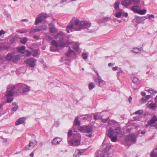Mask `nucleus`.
Returning <instances> with one entry per match:
<instances>
[{"label": "nucleus", "mask_w": 157, "mask_h": 157, "mask_svg": "<svg viewBox=\"0 0 157 157\" xmlns=\"http://www.w3.org/2000/svg\"><path fill=\"white\" fill-rule=\"evenodd\" d=\"M20 91V93L23 95H26L30 90V87L25 84L20 83L15 86L8 87L6 91V97L7 103H11L13 99V96L15 94L13 91L15 89Z\"/></svg>", "instance_id": "nucleus-1"}, {"label": "nucleus", "mask_w": 157, "mask_h": 157, "mask_svg": "<svg viewBox=\"0 0 157 157\" xmlns=\"http://www.w3.org/2000/svg\"><path fill=\"white\" fill-rule=\"evenodd\" d=\"M91 25L90 22L86 21H81L78 19H76L73 24H71L67 26V31L70 33L73 30L80 31L82 29H87L89 28Z\"/></svg>", "instance_id": "nucleus-2"}, {"label": "nucleus", "mask_w": 157, "mask_h": 157, "mask_svg": "<svg viewBox=\"0 0 157 157\" xmlns=\"http://www.w3.org/2000/svg\"><path fill=\"white\" fill-rule=\"evenodd\" d=\"M65 36V34L63 32H59L54 36V38L56 39L59 38V44L58 42L55 40H52L51 42L52 44L55 45L56 48L58 47L59 45L60 47L62 48H63L65 47H67L71 43L68 40L65 43H64L63 41L64 38Z\"/></svg>", "instance_id": "nucleus-3"}, {"label": "nucleus", "mask_w": 157, "mask_h": 157, "mask_svg": "<svg viewBox=\"0 0 157 157\" xmlns=\"http://www.w3.org/2000/svg\"><path fill=\"white\" fill-rule=\"evenodd\" d=\"M121 130V128L119 127H117L114 130L111 127L109 128L106 134L109 137H111L114 135L117 136L120 133Z\"/></svg>", "instance_id": "nucleus-4"}, {"label": "nucleus", "mask_w": 157, "mask_h": 157, "mask_svg": "<svg viewBox=\"0 0 157 157\" xmlns=\"http://www.w3.org/2000/svg\"><path fill=\"white\" fill-rule=\"evenodd\" d=\"M71 136L73 138V139L81 140V136L80 134L75 131H73L72 133V131L71 130L68 133V140H70Z\"/></svg>", "instance_id": "nucleus-5"}, {"label": "nucleus", "mask_w": 157, "mask_h": 157, "mask_svg": "<svg viewBox=\"0 0 157 157\" xmlns=\"http://www.w3.org/2000/svg\"><path fill=\"white\" fill-rule=\"evenodd\" d=\"M78 129L84 133H90L93 130L92 127L90 126H84L83 127L78 126Z\"/></svg>", "instance_id": "nucleus-6"}, {"label": "nucleus", "mask_w": 157, "mask_h": 157, "mask_svg": "<svg viewBox=\"0 0 157 157\" xmlns=\"http://www.w3.org/2000/svg\"><path fill=\"white\" fill-rule=\"evenodd\" d=\"M137 136L134 133H131L126 136L125 141L126 142L130 141L133 143H135L136 141Z\"/></svg>", "instance_id": "nucleus-7"}, {"label": "nucleus", "mask_w": 157, "mask_h": 157, "mask_svg": "<svg viewBox=\"0 0 157 157\" xmlns=\"http://www.w3.org/2000/svg\"><path fill=\"white\" fill-rule=\"evenodd\" d=\"M48 17L47 15L45 13L39 15L36 19L35 25H37L39 23L42 22L44 19L47 17Z\"/></svg>", "instance_id": "nucleus-8"}, {"label": "nucleus", "mask_w": 157, "mask_h": 157, "mask_svg": "<svg viewBox=\"0 0 157 157\" xmlns=\"http://www.w3.org/2000/svg\"><path fill=\"white\" fill-rule=\"evenodd\" d=\"M69 140H68V144L72 146H77L80 144V140L73 139L70 141Z\"/></svg>", "instance_id": "nucleus-9"}, {"label": "nucleus", "mask_w": 157, "mask_h": 157, "mask_svg": "<svg viewBox=\"0 0 157 157\" xmlns=\"http://www.w3.org/2000/svg\"><path fill=\"white\" fill-rule=\"evenodd\" d=\"M94 82L98 86L100 87L104 85L105 84V82L103 80L101 76L97 77L94 80Z\"/></svg>", "instance_id": "nucleus-10"}, {"label": "nucleus", "mask_w": 157, "mask_h": 157, "mask_svg": "<svg viewBox=\"0 0 157 157\" xmlns=\"http://www.w3.org/2000/svg\"><path fill=\"white\" fill-rule=\"evenodd\" d=\"M49 31L50 33L54 34L57 32V29L54 25L52 23H50L48 25Z\"/></svg>", "instance_id": "nucleus-11"}, {"label": "nucleus", "mask_w": 157, "mask_h": 157, "mask_svg": "<svg viewBox=\"0 0 157 157\" xmlns=\"http://www.w3.org/2000/svg\"><path fill=\"white\" fill-rule=\"evenodd\" d=\"M47 29V26L45 25H42L39 27H36L35 28L32 29V31L34 32H38L43 30H46Z\"/></svg>", "instance_id": "nucleus-12"}, {"label": "nucleus", "mask_w": 157, "mask_h": 157, "mask_svg": "<svg viewBox=\"0 0 157 157\" xmlns=\"http://www.w3.org/2000/svg\"><path fill=\"white\" fill-rule=\"evenodd\" d=\"M87 150V149H81L78 150L76 151L73 155L74 157H79L80 155H82V153L84 152Z\"/></svg>", "instance_id": "nucleus-13"}, {"label": "nucleus", "mask_w": 157, "mask_h": 157, "mask_svg": "<svg viewBox=\"0 0 157 157\" xmlns=\"http://www.w3.org/2000/svg\"><path fill=\"white\" fill-rule=\"evenodd\" d=\"M36 62V60L34 58H32L28 60L27 63L30 67H34Z\"/></svg>", "instance_id": "nucleus-14"}, {"label": "nucleus", "mask_w": 157, "mask_h": 157, "mask_svg": "<svg viewBox=\"0 0 157 157\" xmlns=\"http://www.w3.org/2000/svg\"><path fill=\"white\" fill-rule=\"evenodd\" d=\"M147 18L146 16L138 17L136 16L135 21L136 23H140L143 22L144 20Z\"/></svg>", "instance_id": "nucleus-15"}, {"label": "nucleus", "mask_w": 157, "mask_h": 157, "mask_svg": "<svg viewBox=\"0 0 157 157\" xmlns=\"http://www.w3.org/2000/svg\"><path fill=\"white\" fill-rule=\"evenodd\" d=\"M26 118L23 117L19 118L15 122L16 125H18L23 123L26 120Z\"/></svg>", "instance_id": "nucleus-16"}, {"label": "nucleus", "mask_w": 157, "mask_h": 157, "mask_svg": "<svg viewBox=\"0 0 157 157\" xmlns=\"http://www.w3.org/2000/svg\"><path fill=\"white\" fill-rule=\"evenodd\" d=\"M156 121H157V117L154 115L152 117L151 120L148 121V124L151 125L155 124Z\"/></svg>", "instance_id": "nucleus-17"}, {"label": "nucleus", "mask_w": 157, "mask_h": 157, "mask_svg": "<svg viewBox=\"0 0 157 157\" xmlns=\"http://www.w3.org/2000/svg\"><path fill=\"white\" fill-rule=\"evenodd\" d=\"M121 4L125 7L132 5L130 0H124L122 1Z\"/></svg>", "instance_id": "nucleus-18"}, {"label": "nucleus", "mask_w": 157, "mask_h": 157, "mask_svg": "<svg viewBox=\"0 0 157 157\" xmlns=\"http://www.w3.org/2000/svg\"><path fill=\"white\" fill-rule=\"evenodd\" d=\"M62 140V139L58 137H56L52 140V143L53 144H58Z\"/></svg>", "instance_id": "nucleus-19"}, {"label": "nucleus", "mask_w": 157, "mask_h": 157, "mask_svg": "<svg viewBox=\"0 0 157 157\" xmlns=\"http://www.w3.org/2000/svg\"><path fill=\"white\" fill-rule=\"evenodd\" d=\"M147 107L151 109H154L155 108V104L153 103L151 101H149L147 104Z\"/></svg>", "instance_id": "nucleus-20"}, {"label": "nucleus", "mask_w": 157, "mask_h": 157, "mask_svg": "<svg viewBox=\"0 0 157 157\" xmlns=\"http://www.w3.org/2000/svg\"><path fill=\"white\" fill-rule=\"evenodd\" d=\"M140 9V7L139 6H133L131 10L134 13H138L139 10Z\"/></svg>", "instance_id": "nucleus-21"}, {"label": "nucleus", "mask_w": 157, "mask_h": 157, "mask_svg": "<svg viewBox=\"0 0 157 157\" xmlns=\"http://www.w3.org/2000/svg\"><path fill=\"white\" fill-rule=\"evenodd\" d=\"M14 53H8L7 54L6 57V60L9 61L12 60L13 55H14Z\"/></svg>", "instance_id": "nucleus-22"}, {"label": "nucleus", "mask_w": 157, "mask_h": 157, "mask_svg": "<svg viewBox=\"0 0 157 157\" xmlns=\"http://www.w3.org/2000/svg\"><path fill=\"white\" fill-rule=\"evenodd\" d=\"M151 97V95H147L143 97L141 99V101L143 103L145 102L147 100L149 99Z\"/></svg>", "instance_id": "nucleus-23"}, {"label": "nucleus", "mask_w": 157, "mask_h": 157, "mask_svg": "<svg viewBox=\"0 0 157 157\" xmlns=\"http://www.w3.org/2000/svg\"><path fill=\"white\" fill-rule=\"evenodd\" d=\"M150 156L151 157H157V151L156 150H153L150 153Z\"/></svg>", "instance_id": "nucleus-24"}, {"label": "nucleus", "mask_w": 157, "mask_h": 157, "mask_svg": "<svg viewBox=\"0 0 157 157\" xmlns=\"http://www.w3.org/2000/svg\"><path fill=\"white\" fill-rule=\"evenodd\" d=\"M122 10L120 9L119 11L116 13L115 14V16L118 18L120 17L122 15Z\"/></svg>", "instance_id": "nucleus-25"}, {"label": "nucleus", "mask_w": 157, "mask_h": 157, "mask_svg": "<svg viewBox=\"0 0 157 157\" xmlns=\"http://www.w3.org/2000/svg\"><path fill=\"white\" fill-rule=\"evenodd\" d=\"M79 118L78 116H77L75 118L74 123L75 125H79L80 124V122L78 120Z\"/></svg>", "instance_id": "nucleus-26"}, {"label": "nucleus", "mask_w": 157, "mask_h": 157, "mask_svg": "<svg viewBox=\"0 0 157 157\" xmlns=\"http://www.w3.org/2000/svg\"><path fill=\"white\" fill-rule=\"evenodd\" d=\"M69 49L67 53L65 54L66 56L67 57H69L71 56V54L74 52V51L69 48Z\"/></svg>", "instance_id": "nucleus-27"}, {"label": "nucleus", "mask_w": 157, "mask_h": 157, "mask_svg": "<svg viewBox=\"0 0 157 157\" xmlns=\"http://www.w3.org/2000/svg\"><path fill=\"white\" fill-rule=\"evenodd\" d=\"M18 107L17 104L16 103H13V106L12 110L13 111H16L18 109Z\"/></svg>", "instance_id": "nucleus-28"}, {"label": "nucleus", "mask_w": 157, "mask_h": 157, "mask_svg": "<svg viewBox=\"0 0 157 157\" xmlns=\"http://www.w3.org/2000/svg\"><path fill=\"white\" fill-rule=\"evenodd\" d=\"M117 136L115 135H114L113 136L111 137H109L111 138V140L113 142H115L117 141Z\"/></svg>", "instance_id": "nucleus-29"}, {"label": "nucleus", "mask_w": 157, "mask_h": 157, "mask_svg": "<svg viewBox=\"0 0 157 157\" xmlns=\"http://www.w3.org/2000/svg\"><path fill=\"white\" fill-rule=\"evenodd\" d=\"M19 58V56L18 55H13V56L12 59V61L13 62H15Z\"/></svg>", "instance_id": "nucleus-30"}, {"label": "nucleus", "mask_w": 157, "mask_h": 157, "mask_svg": "<svg viewBox=\"0 0 157 157\" xmlns=\"http://www.w3.org/2000/svg\"><path fill=\"white\" fill-rule=\"evenodd\" d=\"M120 2L117 1L114 3V7L115 10H117L119 8Z\"/></svg>", "instance_id": "nucleus-31"}, {"label": "nucleus", "mask_w": 157, "mask_h": 157, "mask_svg": "<svg viewBox=\"0 0 157 157\" xmlns=\"http://www.w3.org/2000/svg\"><path fill=\"white\" fill-rule=\"evenodd\" d=\"M79 45L78 43L76 42L75 43L73 46V48L76 51H77L78 49Z\"/></svg>", "instance_id": "nucleus-32"}, {"label": "nucleus", "mask_w": 157, "mask_h": 157, "mask_svg": "<svg viewBox=\"0 0 157 157\" xmlns=\"http://www.w3.org/2000/svg\"><path fill=\"white\" fill-rule=\"evenodd\" d=\"M36 144V140H34L33 141H31L29 144V147L35 146V145Z\"/></svg>", "instance_id": "nucleus-33"}, {"label": "nucleus", "mask_w": 157, "mask_h": 157, "mask_svg": "<svg viewBox=\"0 0 157 157\" xmlns=\"http://www.w3.org/2000/svg\"><path fill=\"white\" fill-rule=\"evenodd\" d=\"M132 5H135L138 4L139 2V0H130Z\"/></svg>", "instance_id": "nucleus-34"}, {"label": "nucleus", "mask_w": 157, "mask_h": 157, "mask_svg": "<svg viewBox=\"0 0 157 157\" xmlns=\"http://www.w3.org/2000/svg\"><path fill=\"white\" fill-rule=\"evenodd\" d=\"M39 51L38 49L34 50L33 52L32 56H36L38 55Z\"/></svg>", "instance_id": "nucleus-35"}, {"label": "nucleus", "mask_w": 157, "mask_h": 157, "mask_svg": "<svg viewBox=\"0 0 157 157\" xmlns=\"http://www.w3.org/2000/svg\"><path fill=\"white\" fill-rule=\"evenodd\" d=\"M147 10L146 9H144L142 10H139L138 13L140 15H144L146 13Z\"/></svg>", "instance_id": "nucleus-36"}, {"label": "nucleus", "mask_w": 157, "mask_h": 157, "mask_svg": "<svg viewBox=\"0 0 157 157\" xmlns=\"http://www.w3.org/2000/svg\"><path fill=\"white\" fill-rule=\"evenodd\" d=\"M133 83L135 84H138L139 83V79L137 78H134L132 80Z\"/></svg>", "instance_id": "nucleus-37"}, {"label": "nucleus", "mask_w": 157, "mask_h": 157, "mask_svg": "<svg viewBox=\"0 0 157 157\" xmlns=\"http://www.w3.org/2000/svg\"><path fill=\"white\" fill-rule=\"evenodd\" d=\"M4 15L6 16L7 18L10 19L11 18V15H10L8 11L6 10L4 11L3 13Z\"/></svg>", "instance_id": "nucleus-38"}, {"label": "nucleus", "mask_w": 157, "mask_h": 157, "mask_svg": "<svg viewBox=\"0 0 157 157\" xmlns=\"http://www.w3.org/2000/svg\"><path fill=\"white\" fill-rule=\"evenodd\" d=\"M111 20V18L109 17H105L103 18L102 19V22H104L106 21H110Z\"/></svg>", "instance_id": "nucleus-39"}, {"label": "nucleus", "mask_w": 157, "mask_h": 157, "mask_svg": "<svg viewBox=\"0 0 157 157\" xmlns=\"http://www.w3.org/2000/svg\"><path fill=\"white\" fill-rule=\"evenodd\" d=\"M27 41V38L26 37H24L23 38L21 39L20 41L23 44H25Z\"/></svg>", "instance_id": "nucleus-40"}, {"label": "nucleus", "mask_w": 157, "mask_h": 157, "mask_svg": "<svg viewBox=\"0 0 157 157\" xmlns=\"http://www.w3.org/2000/svg\"><path fill=\"white\" fill-rule=\"evenodd\" d=\"M141 49V48H133L132 51L135 53H138L139 52Z\"/></svg>", "instance_id": "nucleus-41"}, {"label": "nucleus", "mask_w": 157, "mask_h": 157, "mask_svg": "<svg viewBox=\"0 0 157 157\" xmlns=\"http://www.w3.org/2000/svg\"><path fill=\"white\" fill-rule=\"evenodd\" d=\"M124 74V72L121 70H119V71L117 72V75L118 76H122Z\"/></svg>", "instance_id": "nucleus-42"}, {"label": "nucleus", "mask_w": 157, "mask_h": 157, "mask_svg": "<svg viewBox=\"0 0 157 157\" xmlns=\"http://www.w3.org/2000/svg\"><path fill=\"white\" fill-rule=\"evenodd\" d=\"M143 113V110H139L133 113V114H139L141 115Z\"/></svg>", "instance_id": "nucleus-43"}, {"label": "nucleus", "mask_w": 157, "mask_h": 157, "mask_svg": "<svg viewBox=\"0 0 157 157\" xmlns=\"http://www.w3.org/2000/svg\"><path fill=\"white\" fill-rule=\"evenodd\" d=\"M25 46H21V47L19 48H18V51L19 52H20L21 53H22V51L25 50Z\"/></svg>", "instance_id": "nucleus-44"}, {"label": "nucleus", "mask_w": 157, "mask_h": 157, "mask_svg": "<svg viewBox=\"0 0 157 157\" xmlns=\"http://www.w3.org/2000/svg\"><path fill=\"white\" fill-rule=\"evenodd\" d=\"M95 86V85L94 83H91L89 85V87L90 90H92L94 88Z\"/></svg>", "instance_id": "nucleus-45"}, {"label": "nucleus", "mask_w": 157, "mask_h": 157, "mask_svg": "<svg viewBox=\"0 0 157 157\" xmlns=\"http://www.w3.org/2000/svg\"><path fill=\"white\" fill-rule=\"evenodd\" d=\"M149 93L151 94H157V91L154 90L151 88L150 89Z\"/></svg>", "instance_id": "nucleus-46"}, {"label": "nucleus", "mask_w": 157, "mask_h": 157, "mask_svg": "<svg viewBox=\"0 0 157 157\" xmlns=\"http://www.w3.org/2000/svg\"><path fill=\"white\" fill-rule=\"evenodd\" d=\"M83 58L84 59H86L87 58L88 56L86 53H83L82 54Z\"/></svg>", "instance_id": "nucleus-47"}, {"label": "nucleus", "mask_w": 157, "mask_h": 157, "mask_svg": "<svg viewBox=\"0 0 157 157\" xmlns=\"http://www.w3.org/2000/svg\"><path fill=\"white\" fill-rule=\"evenodd\" d=\"M100 118V117L98 115H94V118L95 120H97L99 119Z\"/></svg>", "instance_id": "nucleus-48"}, {"label": "nucleus", "mask_w": 157, "mask_h": 157, "mask_svg": "<svg viewBox=\"0 0 157 157\" xmlns=\"http://www.w3.org/2000/svg\"><path fill=\"white\" fill-rule=\"evenodd\" d=\"M26 52L27 53V56H29L31 55V54L32 53V52H31L29 51L28 50H26Z\"/></svg>", "instance_id": "nucleus-49"}, {"label": "nucleus", "mask_w": 157, "mask_h": 157, "mask_svg": "<svg viewBox=\"0 0 157 157\" xmlns=\"http://www.w3.org/2000/svg\"><path fill=\"white\" fill-rule=\"evenodd\" d=\"M154 17H154V15H153L151 14V15H149L148 18L152 20V19L154 18Z\"/></svg>", "instance_id": "nucleus-50"}, {"label": "nucleus", "mask_w": 157, "mask_h": 157, "mask_svg": "<svg viewBox=\"0 0 157 157\" xmlns=\"http://www.w3.org/2000/svg\"><path fill=\"white\" fill-rule=\"evenodd\" d=\"M5 33V32L3 29H2L0 31V36H1L2 35L4 34Z\"/></svg>", "instance_id": "nucleus-51"}, {"label": "nucleus", "mask_w": 157, "mask_h": 157, "mask_svg": "<svg viewBox=\"0 0 157 157\" xmlns=\"http://www.w3.org/2000/svg\"><path fill=\"white\" fill-rule=\"evenodd\" d=\"M26 31L25 30H21L18 31V32L21 33H23L26 32Z\"/></svg>", "instance_id": "nucleus-52"}, {"label": "nucleus", "mask_w": 157, "mask_h": 157, "mask_svg": "<svg viewBox=\"0 0 157 157\" xmlns=\"http://www.w3.org/2000/svg\"><path fill=\"white\" fill-rule=\"evenodd\" d=\"M123 16L126 17L128 16V13H124L122 14Z\"/></svg>", "instance_id": "nucleus-53"}, {"label": "nucleus", "mask_w": 157, "mask_h": 157, "mask_svg": "<svg viewBox=\"0 0 157 157\" xmlns=\"http://www.w3.org/2000/svg\"><path fill=\"white\" fill-rule=\"evenodd\" d=\"M93 70L96 73L97 75L98 76V77H99L100 76L99 75V74H98V71L97 70H95V69H93Z\"/></svg>", "instance_id": "nucleus-54"}, {"label": "nucleus", "mask_w": 157, "mask_h": 157, "mask_svg": "<svg viewBox=\"0 0 157 157\" xmlns=\"http://www.w3.org/2000/svg\"><path fill=\"white\" fill-rule=\"evenodd\" d=\"M108 121V119H102V121L103 123H105Z\"/></svg>", "instance_id": "nucleus-55"}, {"label": "nucleus", "mask_w": 157, "mask_h": 157, "mask_svg": "<svg viewBox=\"0 0 157 157\" xmlns=\"http://www.w3.org/2000/svg\"><path fill=\"white\" fill-rule=\"evenodd\" d=\"M47 37L48 39L49 40H50L52 39V37L49 36H47Z\"/></svg>", "instance_id": "nucleus-56"}, {"label": "nucleus", "mask_w": 157, "mask_h": 157, "mask_svg": "<svg viewBox=\"0 0 157 157\" xmlns=\"http://www.w3.org/2000/svg\"><path fill=\"white\" fill-rule=\"evenodd\" d=\"M118 68V67H113V68H112V69L113 71H115L116 70H117Z\"/></svg>", "instance_id": "nucleus-57"}, {"label": "nucleus", "mask_w": 157, "mask_h": 157, "mask_svg": "<svg viewBox=\"0 0 157 157\" xmlns=\"http://www.w3.org/2000/svg\"><path fill=\"white\" fill-rule=\"evenodd\" d=\"M21 21L27 22L28 21V20L27 19H23L21 20Z\"/></svg>", "instance_id": "nucleus-58"}, {"label": "nucleus", "mask_w": 157, "mask_h": 157, "mask_svg": "<svg viewBox=\"0 0 157 157\" xmlns=\"http://www.w3.org/2000/svg\"><path fill=\"white\" fill-rule=\"evenodd\" d=\"M132 100V98L131 96H129L128 98V101L130 103H131V101Z\"/></svg>", "instance_id": "nucleus-59"}, {"label": "nucleus", "mask_w": 157, "mask_h": 157, "mask_svg": "<svg viewBox=\"0 0 157 157\" xmlns=\"http://www.w3.org/2000/svg\"><path fill=\"white\" fill-rule=\"evenodd\" d=\"M67 0H61L60 2V3L62 4L63 2H65L67 1Z\"/></svg>", "instance_id": "nucleus-60"}, {"label": "nucleus", "mask_w": 157, "mask_h": 157, "mask_svg": "<svg viewBox=\"0 0 157 157\" xmlns=\"http://www.w3.org/2000/svg\"><path fill=\"white\" fill-rule=\"evenodd\" d=\"M34 154L33 151L30 153V155L31 157H33Z\"/></svg>", "instance_id": "nucleus-61"}, {"label": "nucleus", "mask_w": 157, "mask_h": 157, "mask_svg": "<svg viewBox=\"0 0 157 157\" xmlns=\"http://www.w3.org/2000/svg\"><path fill=\"white\" fill-rule=\"evenodd\" d=\"M141 94L143 96H145V93L144 92L142 91L141 92Z\"/></svg>", "instance_id": "nucleus-62"}, {"label": "nucleus", "mask_w": 157, "mask_h": 157, "mask_svg": "<svg viewBox=\"0 0 157 157\" xmlns=\"http://www.w3.org/2000/svg\"><path fill=\"white\" fill-rule=\"evenodd\" d=\"M92 134H90V133L88 135H86V136H88V137H92Z\"/></svg>", "instance_id": "nucleus-63"}, {"label": "nucleus", "mask_w": 157, "mask_h": 157, "mask_svg": "<svg viewBox=\"0 0 157 157\" xmlns=\"http://www.w3.org/2000/svg\"><path fill=\"white\" fill-rule=\"evenodd\" d=\"M133 89H134V90H138V89L137 88L136 86L133 87Z\"/></svg>", "instance_id": "nucleus-64"}]
</instances>
